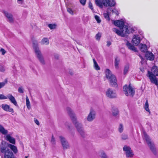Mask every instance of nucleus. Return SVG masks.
Segmentation results:
<instances>
[{
	"label": "nucleus",
	"instance_id": "13",
	"mask_svg": "<svg viewBox=\"0 0 158 158\" xmlns=\"http://www.w3.org/2000/svg\"><path fill=\"white\" fill-rule=\"evenodd\" d=\"M4 13L5 15L8 19V21L10 23H13V19L12 15L6 11H5Z\"/></svg>",
	"mask_w": 158,
	"mask_h": 158
},
{
	"label": "nucleus",
	"instance_id": "17",
	"mask_svg": "<svg viewBox=\"0 0 158 158\" xmlns=\"http://www.w3.org/2000/svg\"><path fill=\"white\" fill-rule=\"evenodd\" d=\"M95 2L97 5L101 8H102L103 5L106 6L105 2L103 0H95Z\"/></svg>",
	"mask_w": 158,
	"mask_h": 158
},
{
	"label": "nucleus",
	"instance_id": "50",
	"mask_svg": "<svg viewBox=\"0 0 158 158\" xmlns=\"http://www.w3.org/2000/svg\"><path fill=\"white\" fill-rule=\"evenodd\" d=\"M34 121L35 123L37 124V125H39V122L38 121V120L37 119H36L35 118L34 119Z\"/></svg>",
	"mask_w": 158,
	"mask_h": 158
},
{
	"label": "nucleus",
	"instance_id": "7",
	"mask_svg": "<svg viewBox=\"0 0 158 158\" xmlns=\"http://www.w3.org/2000/svg\"><path fill=\"white\" fill-rule=\"evenodd\" d=\"M8 99L10 102L15 106H18V105L15 98L11 94H8L6 96L3 94H0V99Z\"/></svg>",
	"mask_w": 158,
	"mask_h": 158
},
{
	"label": "nucleus",
	"instance_id": "45",
	"mask_svg": "<svg viewBox=\"0 0 158 158\" xmlns=\"http://www.w3.org/2000/svg\"><path fill=\"white\" fill-rule=\"evenodd\" d=\"M122 138L123 139L126 140L128 139V136L125 134H123L122 135Z\"/></svg>",
	"mask_w": 158,
	"mask_h": 158
},
{
	"label": "nucleus",
	"instance_id": "40",
	"mask_svg": "<svg viewBox=\"0 0 158 158\" xmlns=\"http://www.w3.org/2000/svg\"><path fill=\"white\" fill-rule=\"evenodd\" d=\"M101 36V34L100 33H97L96 36V39L98 40H99Z\"/></svg>",
	"mask_w": 158,
	"mask_h": 158
},
{
	"label": "nucleus",
	"instance_id": "26",
	"mask_svg": "<svg viewBox=\"0 0 158 158\" xmlns=\"http://www.w3.org/2000/svg\"><path fill=\"white\" fill-rule=\"evenodd\" d=\"M40 43L43 44L48 45L49 44V41L47 38H44L42 39Z\"/></svg>",
	"mask_w": 158,
	"mask_h": 158
},
{
	"label": "nucleus",
	"instance_id": "8",
	"mask_svg": "<svg viewBox=\"0 0 158 158\" xmlns=\"http://www.w3.org/2000/svg\"><path fill=\"white\" fill-rule=\"evenodd\" d=\"M123 150L125 152L126 156L127 157H132L134 154L131 148L126 145H125L123 148Z\"/></svg>",
	"mask_w": 158,
	"mask_h": 158
},
{
	"label": "nucleus",
	"instance_id": "48",
	"mask_svg": "<svg viewBox=\"0 0 158 158\" xmlns=\"http://www.w3.org/2000/svg\"><path fill=\"white\" fill-rule=\"evenodd\" d=\"M0 52H1L2 54V55H4L6 52V51L4 49L2 48L0 49Z\"/></svg>",
	"mask_w": 158,
	"mask_h": 158
},
{
	"label": "nucleus",
	"instance_id": "46",
	"mask_svg": "<svg viewBox=\"0 0 158 158\" xmlns=\"http://www.w3.org/2000/svg\"><path fill=\"white\" fill-rule=\"evenodd\" d=\"M5 70V68L4 66H0V71L1 72H3Z\"/></svg>",
	"mask_w": 158,
	"mask_h": 158
},
{
	"label": "nucleus",
	"instance_id": "4",
	"mask_svg": "<svg viewBox=\"0 0 158 158\" xmlns=\"http://www.w3.org/2000/svg\"><path fill=\"white\" fill-rule=\"evenodd\" d=\"M106 76L112 86H117V79L115 76L112 73L111 71L108 69H106L105 71Z\"/></svg>",
	"mask_w": 158,
	"mask_h": 158
},
{
	"label": "nucleus",
	"instance_id": "35",
	"mask_svg": "<svg viewBox=\"0 0 158 158\" xmlns=\"http://www.w3.org/2000/svg\"><path fill=\"white\" fill-rule=\"evenodd\" d=\"M103 15L104 18L106 19L108 21H110V20L109 14L108 13H104Z\"/></svg>",
	"mask_w": 158,
	"mask_h": 158
},
{
	"label": "nucleus",
	"instance_id": "58",
	"mask_svg": "<svg viewBox=\"0 0 158 158\" xmlns=\"http://www.w3.org/2000/svg\"><path fill=\"white\" fill-rule=\"evenodd\" d=\"M18 3H19V4H22V3H20V2H18Z\"/></svg>",
	"mask_w": 158,
	"mask_h": 158
},
{
	"label": "nucleus",
	"instance_id": "25",
	"mask_svg": "<svg viewBox=\"0 0 158 158\" xmlns=\"http://www.w3.org/2000/svg\"><path fill=\"white\" fill-rule=\"evenodd\" d=\"M0 132L3 135H6L8 133V131L3 127L0 125Z\"/></svg>",
	"mask_w": 158,
	"mask_h": 158
},
{
	"label": "nucleus",
	"instance_id": "31",
	"mask_svg": "<svg viewBox=\"0 0 158 158\" xmlns=\"http://www.w3.org/2000/svg\"><path fill=\"white\" fill-rule=\"evenodd\" d=\"M112 112L114 116H116L118 114V111L117 108H112Z\"/></svg>",
	"mask_w": 158,
	"mask_h": 158
},
{
	"label": "nucleus",
	"instance_id": "9",
	"mask_svg": "<svg viewBox=\"0 0 158 158\" xmlns=\"http://www.w3.org/2000/svg\"><path fill=\"white\" fill-rule=\"evenodd\" d=\"M60 139L64 149H67L69 146V145L68 143L66 141V139L62 136L60 137Z\"/></svg>",
	"mask_w": 158,
	"mask_h": 158
},
{
	"label": "nucleus",
	"instance_id": "5",
	"mask_svg": "<svg viewBox=\"0 0 158 158\" xmlns=\"http://www.w3.org/2000/svg\"><path fill=\"white\" fill-rule=\"evenodd\" d=\"M123 91L126 96H128L130 95L133 97L135 94V90L132 86L131 83L129 84L128 86L127 85H125L123 87Z\"/></svg>",
	"mask_w": 158,
	"mask_h": 158
},
{
	"label": "nucleus",
	"instance_id": "6",
	"mask_svg": "<svg viewBox=\"0 0 158 158\" xmlns=\"http://www.w3.org/2000/svg\"><path fill=\"white\" fill-rule=\"evenodd\" d=\"M33 47L37 57L38 59L40 62L43 64H44L45 62L43 57L41 54V52L38 47V45L34 43Z\"/></svg>",
	"mask_w": 158,
	"mask_h": 158
},
{
	"label": "nucleus",
	"instance_id": "16",
	"mask_svg": "<svg viewBox=\"0 0 158 158\" xmlns=\"http://www.w3.org/2000/svg\"><path fill=\"white\" fill-rule=\"evenodd\" d=\"M2 108L5 111H9L12 113L14 112V110L12 108H10L9 105L7 104H2Z\"/></svg>",
	"mask_w": 158,
	"mask_h": 158
},
{
	"label": "nucleus",
	"instance_id": "47",
	"mask_svg": "<svg viewBox=\"0 0 158 158\" xmlns=\"http://www.w3.org/2000/svg\"><path fill=\"white\" fill-rule=\"evenodd\" d=\"M80 3L83 5H84L85 4L86 0H79Z\"/></svg>",
	"mask_w": 158,
	"mask_h": 158
},
{
	"label": "nucleus",
	"instance_id": "19",
	"mask_svg": "<svg viewBox=\"0 0 158 158\" xmlns=\"http://www.w3.org/2000/svg\"><path fill=\"white\" fill-rule=\"evenodd\" d=\"M6 139L10 143L14 144H15V139L13 137L9 135H7L6 136Z\"/></svg>",
	"mask_w": 158,
	"mask_h": 158
},
{
	"label": "nucleus",
	"instance_id": "41",
	"mask_svg": "<svg viewBox=\"0 0 158 158\" xmlns=\"http://www.w3.org/2000/svg\"><path fill=\"white\" fill-rule=\"evenodd\" d=\"M118 130H119V132L120 133H121L123 132V126L122 124H120Z\"/></svg>",
	"mask_w": 158,
	"mask_h": 158
},
{
	"label": "nucleus",
	"instance_id": "44",
	"mask_svg": "<svg viewBox=\"0 0 158 158\" xmlns=\"http://www.w3.org/2000/svg\"><path fill=\"white\" fill-rule=\"evenodd\" d=\"M18 92L20 93H23V89L22 87H19L18 89Z\"/></svg>",
	"mask_w": 158,
	"mask_h": 158
},
{
	"label": "nucleus",
	"instance_id": "23",
	"mask_svg": "<svg viewBox=\"0 0 158 158\" xmlns=\"http://www.w3.org/2000/svg\"><path fill=\"white\" fill-rule=\"evenodd\" d=\"M8 146L15 153H17L18 150L16 146L10 144H9Z\"/></svg>",
	"mask_w": 158,
	"mask_h": 158
},
{
	"label": "nucleus",
	"instance_id": "11",
	"mask_svg": "<svg viewBox=\"0 0 158 158\" xmlns=\"http://www.w3.org/2000/svg\"><path fill=\"white\" fill-rule=\"evenodd\" d=\"M95 117V112L92 109L90 110V112L88 115L87 119L89 121H91L94 119Z\"/></svg>",
	"mask_w": 158,
	"mask_h": 158
},
{
	"label": "nucleus",
	"instance_id": "32",
	"mask_svg": "<svg viewBox=\"0 0 158 158\" xmlns=\"http://www.w3.org/2000/svg\"><path fill=\"white\" fill-rule=\"evenodd\" d=\"M129 69V65L127 64L124 67V68L123 71V74L124 75H126Z\"/></svg>",
	"mask_w": 158,
	"mask_h": 158
},
{
	"label": "nucleus",
	"instance_id": "12",
	"mask_svg": "<svg viewBox=\"0 0 158 158\" xmlns=\"http://www.w3.org/2000/svg\"><path fill=\"white\" fill-rule=\"evenodd\" d=\"M140 38L138 36L134 35L132 40V42L133 44L135 46H137L140 43Z\"/></svg>",
	"mask_w": 158,
	"mask_h": 158
},
{
	"label": "nucleus",
	"instance_id": "52",
	"mask_svg": "<svg viewBox=\"0 0 158 158\" xmlns=\"http://www.w3.org/2000/svg\"><path fill=\"white\" fill-rule=\"evenodd\" d=\"M107 45L108 46H109L111 44V42L110 41H108L107 42Z\"/></svg>",
	"mask_w": 158,
	"mask_h": 158
},
{
	"label": "nucleus",
	"instance_id": "36",
	"mask_svg": "<svg viewBox=\"0 0 158 158\" xmlns=\"http://www.w3.org/2000/svg\"><path fill=\"white\" fill-rule=\"evenodd\" d=\"M50 142L53 145H55L56 144V140L53 135L52 136Z\"/></svg>",
	"mask_w": 158,
	"mask_h": 158
},
{
	"label": "nucleus",
	"instance_id": "10",
	"mask_svg": "<svg viewBox=\"0 0 158 158\" xmlns=\"http://www.w3.org/2000/svg\"><path fill=\"white\" fill-rule=\"evenodd\" d=\"M106 94L108 97L110 98H113L116 97L115 93L110 88L107 90Z\"/></svg>",
	"mask_w": 158,
	"mask_h": 158
},
{
	"label": "nucleus",
	"instance_id": "27",
	"mask_svg": "<svg viewBox=\"0 0 158 158\" xmlns=\"http://www.w3.org/2000/svg\"><path fill=\"white\" fill-rule=\"evenodd\" d=\"M7 150H9V149L7 148L6 147H1L0 148V155L1 156V153H2L5 154V153L7 152Z\"/></svg>",
	"mask_w": 158,
	"mask_h": 158
},
{
	"label": "nucleus",
	"instance_id": "33",
	"mask_svg": "<svg viewBox=\"0 0 158 158\" xmlns=\"http://www.w3.org/2000/svg\"><path fill=\"white\" fill-rule=\"evenodd\" d=\"M26 99L27 107L28 109H29V108L30 107V102L29 101L28 98L27 96H26Z\"/></svg>",
	"mask_w": 158,
	"mask_h": 158
},
{
	"label": "nucleus",
	"instance_id": "53",
	"mask_svg": "<svg viewBox=\"0 0 158 158\" xmlns=\"http://www.w3.org/2000/svg\"><path fill=\"white\" fill-rule=\"evenodd\" d=\"M54 57H55V59H58V57H59V56L57 54L55 55H54Z\"/></svg>",
	"mask_w": 158,
	"mask_h": 158
},
{
	"label": "nucleus",
	"instance_id": "57",
	"mask_svg": "<svg viewBox=\"0 0 158 158\" xmlns=\"http://www.w3.org/2000/svg\"><path fill=\"white\" fill-rule=\"evenodd\" d=\"M25 158H27V156H25Z\"/></svg>",
	"mask_w": 158,
	"mask_h": 158
},
{
	"label": "nucleus",
	"instance_id": "51",
	"mask_svg": "<svg viewBox=\"0 0 158 158\" xmlns=\"http://www.w3.org/2000/svg\"><path fill=\"white\" fill-rule=\"evenodd\" d=\"M70 14L73 15L74 14L73 11L72 10V9L70 8Z\"/></svg>",
	"mask_w": 158,
	"mask_h": 158
},
{
	"label": "nucleus",
	"instance_id": "56",
	"mask_svg": "<svg viewBox=\"0 0 158 158\" xmlns=\"http://www.w3.org/2000/svg\"><path fill=\"white\" fill-rule=\"evenodd\" d=\"M70 74L72 75V73H70Z\"/></svg>",
	"mask_w": 158,
	"mask_h": 158
},
{
	"label": "nucleus",
	"instance_id": "49",
	"mask_svg": "<svg viewBox=\"0 0 158 158\" xmlns=\"http://www.w3.org/2000/svg\"><path fill=\"white\" fill-rule=\"evenodd\" d=\"M101 157L102 158H106L107 157L106 155L104 152H103V153H102Z\"/></svg>",
	"mask_w": 158,
	"mask_h": 158
},
{
	"label": "nucleus",
	"instance_id": "22",
	"mask_svg": "<svg viewBox=\"0 0 158 158\" xmlns=\"http://www.w3.org/2000/svg\"><path fill=\"white\" fill-rule=\"evenodd\" d=\"M140 50L143 52H147V47L145 44H140L139 46Z\"/></svg>",
	"mask_w": 158,
	"mask_h": 158
},
{
	"label": "nucleus",
	"instance_id": "3",
	"mask_svg": "<svg viewBox=\"0 0 158 158\" xmlns=\"http://www.w3.org/2000/svg\"><path fill=\"white\" fill-rule=\"evenodd\" d=\"M151 71L152 72L148 71V77L152 83L158 85V82L155 76H158V67L154 66L152 67Z\"/></svg>",
	"mask_w": 158,
	"mask_h": 158
},
{
	"label": "nucleus",
	"instance_id": "20",
	"mask_svg": "<svg viewBox=\"0 0 158 158\" xmlns=\"http://www.w3.org/2000/svg\"><path fill=\"white\" fill-rule=\"evenodd\" d=\"M7 151L4 154V158H12L13 156L12 152L10 150Z\"/></svg>",
	"mask_w": 158,
	"mask_h": 158
},
{
	"label": "nucleus",
	"instance_id": "18",
	"mask_svg": "<svg viewBox=\"0 0 158 158\" xmlns=\"http://www.w3.org/2000/svg\"><path fill=\"white\" fill-rule=\"evenodd\" d=\"M148 145L152 152L154 154H156V151L154 143L152 142L148 144Z\"/></svg>",
	"mask_w": 158,
	"mask_h": 158
},
{
	"label": "nucleus",
	"instance_id": "55",
	"mask_svg": "<svg viewBox=\"0 0 158 158\" xmlns=\"http://www.w3.org/2000/svg\"><path fill=\"white\" fill-rule=\"evenodd\" d=\"M67 111H68V112H69V110L68 108V109H67Z\"/></svg>",
	"mask_w": 158,
	"mask_h": 158
},
{
	"label": "nucleus",
	"instance_id": "54",
	"mask_svg": "<svg viewBox=\"0 0 158 158\" xmlns=\"http://www.w3.org/2000/svg\"><path fill=\"white\" fill-rule=\"evenodd\" d=\"M22 0H17L18 2H20L22 1Z\"/></svg>",
	"mask_w": 158,
	"mask_h": 158
},
{
	"label": "nucleus",
	"instance_id": "37",
	"mask_svg": "<svg viewBox=\"0 0 158 158\" xmlns=\"http://www.w3.org/2000/svg\"><path fill=\"white\" fill-rule=\"evenodd\" d=\"M48 27L51 29L55 28H56V25L55 24H50L48 25Z\"/></svg>",
	"mask_w": 158,
	"mask_h": 158
},
{
	"label": "nucleus",
	"instance_id": "29",
	"mask_svg": "<svg viewBox=\"0 0 158 158\" xmlns=\"http://www.w3.org/2000/svg\"><path fill=\"white\" fill-rule=\"evenodd\" d=\"M144 138L147 144L150 143L152 142L149 136L147 135L146 134H144Z\"/></svg>",
	"mask_w": 158,
	"mask_h": 158
},
{
	"label": "nucleus",
	"instance_id": "42",
	"mask_svg": "<svg viewBox=\"0 0 158 158\" xmlns=\"http://www.w3.org/2000/svg\"><path fill=\"white\" fill-rule=\"evenodd\" d=\"M6 83V81L0 82V89L3 87Z\"/></svg>",
	"mask_w": 158,
	"mask_h": 158
},
{
	"label": "nucleus",
	"instance_id": "30",
	"mask_svg": "<svg viewBox=\"0 0 158 158\" xmlns=\"http://www.w3.org/2000/svg\"><path fill=\"white\" fill-rule=\"evenodd\" d=\"M144 108L147 111L150 112L148 103V100H147L146 101Z\"/></svg>",
	"mask_w": 158,
	"mask_h": 158
},
{
	"label": "nucleus",
	"instance_id": "14",
	"mask_svg": "<svg viewBox=\"0 0 158 158\" xmlns=\"http://www.w3.org/2000/svg\"><path fill=\"white\" fill-rule=\"evenodd\" d=\"M105 2L106 4V6H109L110 7L114 6L116 4V2L114 0H103Z\"/></svg>",
	"mask_w": 158,
	"mask_h": 158
},
{
	"label": "nucleus",
	"instance_id": "28",
	"mask_svg": "<svg viewBox=\"0 0 158 158\" xmlns=\"http://www.w3.org/2000/svg\"><path fill=\"white\" fill-rule=\"evenodd\" d=\"M93 60L94 62V66L95 69L97 70H100V68L98 64L95 59H93Z\"/></svg>",
	"mask_w": 158,
	"mask_h": 158
},
{
	"label": "nucleus",
	"instance_id": "1",
	"mask_svg": "<svg viewBox=\"0 0 158 158\" xmlns=\"http://www.w3.org/2000/svg\"><path fill=\"white\" fill-rule=\"evenodd\" d=\"M114 24L115 26L118 27L121 30L114 28L113 29V31L118 35L122 37L128 36L130 33L128 27L127 25L124 26V23L123 21L119 20L115 21Z\"/></svg>",
	"mask_w": 158,
	"mask_h": 158
},
{
	"label": "nucleus",
	"instance_id": "15",
	"mask_svg": "<svg viewBox=\"0 0 158 158\" xmlns=\"http://www.w3.org/2000/svg\"><path fill=\"white\" fill-rule=\"evenodd\" d=\"M145 56L147 60L152 61L154 59V56L151 52L147 51L146 52Z\"/></svg>",
	"mask_w": 158,
	"mask_h": 158
},
{
	"label": "nucleus",
	"instance_id": "24",
	"mask_svg": "<svg viewBox=\"0 0 158 158\" xmlns=\"http://www.w3.org/2000/svg\"><path fill=\"white\" fill-rule=\"evenodd\" d=\"M120 61V60L118 57H115L114 61V67L117 69H118L119 68L118 65Z\"/></svg>",
	"mask_w": 158,
	"mask_h": 158
},
{
	"label": "nucleus",
	"instance_id": "21",
	"mask_svg": "<svg viewBox=\"0 0 158 158\" xmlns=\"http://www.w3.org/2000/svg\"><path fill=\"white\" fill-rule=\"evenodd\" d=\"M126 45L129 49L133 51L134 52L137 51L136 49L135 46L132 45L131 44L129 43L128 41H127V42L126 44Z\"/></svg>",
	"mask_w": 158,
	"mask_h": 158
},
{
	"label": "nucleus",
	"instance_id": "34",
	"mask_svg": "<svg viewBox=\"0 0 158 158\" xmlns=\"http://www.w3.org/2000/svg\"><path fill=\"white\" fill-rule=\"evenodd\" d=\"M66 6L67 8V10L68 12H69V0H64Z\"/></svg>",
	"mask_w": 158,
	"mask_h": 158
},
{
	"label": "nucleus",
	"instance_id": "2",
	"mask_svg": "<svg viewBox=\"0 0 158 158\" xmlns=\"http://www.w3.org/2000/svg\"><path fill=\"white\" fill-rule=\"evenodd\" d=\"M69 114L70 117L71 118L73 123L74 124L78 131L80 133L82 137H84L85 136V134L83 130L82 125L81 124L77 122V118L75 114L70 109Z\"/></svg>",
	"mask_w": 158,
	"mask_h": 158
},
{
	"label": "nucleus",
	"instance_id": "38",
	"mask_svg": "<svg viewBox=\"0 0 158 158\" xmlns=\"http://www.w3.org/2000/svg\"><path fill=\"white\" fill-rule=\"evenodd\" d=\"M112 12L113 13H114L116 15H118L119 13L118 11L116 9H114L112 10Z\"/></svg>",
	"mask_w": 158,
	"mask_h": 158
},
{
	"label": "nucleus",
	"instance_id": "43",
	"mask_svg": "<svg viewBox=\"0 0 158 158\" xmlns=\"http://www.w3.org/2000/svg\"><path fill=\"white\" fill-rule=\"evenodd\" d=\"M89 7L92 11L94 10V8L93 7L92 4L90 1L89 2Z\"/></svg>",
	"mask_w": 158,
	"mask_h": 158
},
{
	"label": "nucleus",
	"instance_id": "39",
	"mask_svg": "<svg viewBox=\"0 0 158 158\" xmlns=\"http://www.w3.org/2000/svg\"><path fill=\"white\" fill-rule=\"evenodd\" d=\"M95 18L97 21L98 23H100L101 22V20L100 19V18L99 16L97 15L95 16Z\"/></svg>",
	"mask_w": 158,
	"mask_h": 158
}]
</instances>
